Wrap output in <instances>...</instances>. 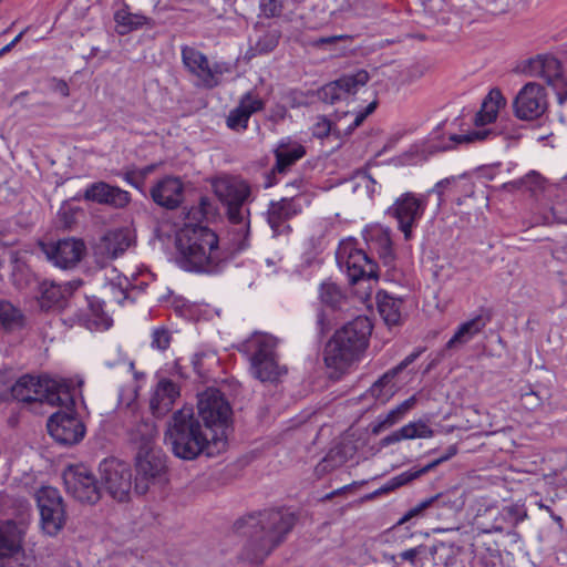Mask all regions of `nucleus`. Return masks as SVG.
Returning a JSON list of instances; mask_svg holds the SVG:
<instances>
[{
  "mask_svg": "<svg viewBox=\"0 0 567 567\" xmlns=\"http://www.w3.org/2000/svg\"><path fill=\"white\" fill-rule=\"evenodd\" d=\"M198 417L190 416L189 410L179 409V458L193 460L199 454L208 457L224 452L227 446L226 430L230 417L229 403L223 393L214 388L198 395Z\"/></svg>",
  "mask_w": 567,
  "mask_h": 567,
  "instance_id": "f257e3e1",
  "label": "nucleus"
},
{
  "mask_svg": "<svg viewBox=\"0 0 567 567\" xmlns=\"http://www.w3.org/2000/svg\"><path fill=\"white\" fill-rule=\"evenodd\" d=\"M212 212V203L200 197L198 205L183 207V225L179 226V268L197 274H217L227 259L219 246V237L205 220Z\"/></svg>",
  "mask_w": 567,
  "mask_h": 567,
  "instance_id": "f03ea898",
  "label": "nucleus"
},
{
  "mask_svg": "<svg viewBox=\"0 0 567 567\" xmlns=\"http://www.w3.org/2000/svg\"><path fill=\"white\" fill-rule=\"evenodd\" d=\"M296 516L284 511H265L237 522L238 529H254L241 551V558L251 564H261L292 530Z\"/></svg>",
  "mask_w": 567,
  "mask_h": 567,
  "instance_id": "7ed1b4c3",
  "label": "nucleus"
},
{
  "mask_svg": "<svg viewBox=\"0 0 567 567\" xmlns=\"http://www.w3.org/2000/svg\"><path fill=\"white\" fill-rule=\"evenodd\" d=\"M214 194L226 209V217L231 225L230 244L234 252L248 248L250 220L249 208L245 205L251 195L250 185L238 176L221 175L212 181Z\"/></svg>",
  "mask_w": 567,
  "mask_h": 567,
  "instance_id": "20e7f679",
  "label": "nucleus"
},
{
  "mask_svg": "<svg viewBox=\"0 0 567 567\" xmlns=\"http://www.w3.org/2000/svg\"><path fill=\"white\" fill-rule=\"evenodd\" d=\"M135 445V493L145 494L150 485L161 481L166 473L165 455L154 447L155 426L150 421L138 422L128 433Z\"/></svg>",
  "mask_w": 567,
  "mask_h": 567,
  "instance_id": "39448f33",
  "label": "nucleus"
},
{
  "mask_svg": "<svg viewBox=\"0 0 567 567\" xmlns=\"http://www.w3.org/2000/svg\"><path fill=\"white\" fill-rule=\"evenodd\" d=\"M372 329L370 319L364 316H359L338 329L326 346V365L342 371L359 360L369 346Z\"/></svg>",
  "mask_w": 567,
  "mask_h": 567,
  "instance_id": "423d86ee",
  "label": "nucleus"
},
{
  "mask_svg": "<svg viewBox=\"0 0 567 567\" xmlns=\"http://www.w3.org/2000/svg\"><path fill=\"white\" fill-rule=\"evenodd\" d=\"M12 396L24 403H47L69 408L74 404L70 388L61 381L48 377L22 375L11 386Z\"/></svg>",
  "mask_w": 567,
  "mask_h": 567,
  "instance_id": "0eeeda50",
  "label": "nucleus"
},
{
  "mask_svg": "<svg viewBox=\"0 0 567 567\" xmlns=\"http://www.w3.org/2000/svg\"><path fill=\"white\" fill-rule=\"evenodd\" d=\"M276 347L277 339L266 333L255 334L241 346L249 357L251 374L261 382H275L287 372L277 361Z\"/></svg>",
  "mask_w": 567,
  "mask_h": 567,
  "instance_id": "6e6552de",
  "label": "nucleus"
},
{
  "mask_svg": "<svg viewBox=\"0 0 567 567\" xmlns=\"http://www.w3.org/2000/svg\"><path fill=\"white\" fill-rule=\"evenodd\" d=\"M24 520H0V567H29L23 549Z\"/></svg>",
  "mask_w": 567,
  "mask_h": 567,
  "instance_id": "1a4fd4ad",
  "label": "nucleus"
},
{
  "mask_svg": "<svg viewBox=\"0 0 567 567\" xmlns=\"http://www.w3.org/2000/svg\"><path fill=\"white\" fill-rule=\"evenodd\" d=\"M427 202V195L406 192L388 208L386 214L396 220L398 228L403 233L405 240L412 238L413 229L423 217Z\"/></svg>",
  "mask_w": 567,
  "mask_h": 567,
  "instance_id": "9d476101",
  "label": "nucleus"
},
{
  "mask_svg": "<svg viewBox=\"0 0 567 567\" xmlns=\"http://www.w3.org/2000/svg\"><path fill=\"white\" fill-rule=\"evenodd\" d=\"M338 265L347 271L349 281L357 284L361 280H377L378 265L352 243H343L336 252Z\"/></svg>",
  "mask_w": 567,
  "mask_h": 567,
  "instance_id": "9b49d317",
  "label": "nucleus"
},
{
  "mask_svg": "<svg viewBox=\"0 0 567 567\" xmlns=\"http://www.w3.org/2000/svg\"><path fill=\"white\" fill-rule=\"evenodd\" d=\"M41 516V527L50 536L56 535L65 525L66 512L60 492L52 486H43L35 494Z\"/></svg>",
  "mask_w": 567,
  "mask_h": 567,
  "instance_id": "f8f14e48",
  "label": "nucleus"
},
{
  "mask_svg": "<svg viewBox=\"0 0 567 567\" xmlns=\"http://www.w3.org/2000/svg\"><path fill=\"white\" fill-rule=\"evenodd\" d=\"M63 482L66 493L81 503L95 504L101 498V487L94 474L82 464L69 466L63 473Z\"/></svg>",
  "mask_w": 567,
  "mask_h": 567,
  "instance_id": "ddd939ff",
  "label": "nucleus"
},
{
  "mask_svg": "<svg viewBox=\"0 0 567 567\" xmlns=\"http://www.w3.org/2000/svg\"><path fill=\"white\" fill-rule=\"evenodd\" d=\"M101 482L112 498L126 502L132 489V471L127 463L116 458H105L100 463Z\"/></svg>",
  "mask_w": 567,
  "mask_h": 567,
  "instance_id": "4468645a",
  "label": "nucleus"
},
{
  "mask_svg": "<svg viewBox=\"0 0 567 567\" xmlns=\"http://www.w3.org/2000/svg\"><path fill=\"white\" fill-rule=\"evenodd\" d=\"M71 405L52 414L47 423L49 434L62 445L79 443L85 435L83 422L72 412Z\"/></svg>",
  "mask_w": 567,
  "mask_h": 567,
  "instance_id": "2eb2a0df",
  "label": "nucleus"
},
{
  "mask_svg": "<svg viewBox=\"0 0 567 567\" xmlns=\"http://www.w3.org/2000/svg\"><path fill=\"white\" fill-rule=\"evenodd\" d=\"M42 251L56 267L70 269L75 267L86 252L83 240L64 238L56 243L42 244Z\"/></svg>",
  "mask_w": 567,
  "mask_h": 567,
  "instance_id": "dca6fc26",
  "label": "nucleus"
},
{
  "mask_svg": "<svg viewBox=\"0 0 567 567\" xmlns=\"http://www.w3.org/2000/svg\"><path fill=\"white\" fill-rule=\"evenodd\" d=\"M516 117L532 121L543 115L546 110L545 90L540 84L529 82L518 92L513 103Z\"/></svg>",
  "mask_w": 567,
  "mask_h": 567,
  "instance_id": "f3484780",
  "label": "nucleus"
},
{
  "mask_svg": "<svg viewBox=\"0 0 567 567\" xmlns=\"http://www.w3.org/2000/svg\"><path fill=\"white\" fill-rule=\"evenodd\" d=\"M369 80V73L361 69L355 73L344 74L336 81L327 83L318 91V96L322 102L333 104L355 94Z\"/></svg>",
  "mask_w": 567,
  "mask_h": 567,
  "instance_id": "a211bd4d",
  "label": "nucleus"
},
{
  "mask_svg": "<svg viewBox=\"0 0 567 567\" xmlns=\"http://www.w3.org/2000/svg\"><path fill=\"white\" fill-rule=\"evenodd\" d=\"M84 199L121 209L130 204L131 195L118 186L105 182H95L86 187Z\"/></svg>",
  "mask_w": 567,
  "mask_h": 567,
  "instance_id": "6ab92c4d",
  "label": "nucleus"
},
{
  "mask_svg": "<svg viewBox=\"0 0 567 567\" xmlns=\"http://www.w3.org/2000/svg\"><path fill=\"white\" fill-rule=\"evenodd\" d=\"M182 59L184 68L194 76L196 85H203L206 87H214L217 85L214 72L204 53L194 48L184 47L182 49Z\"/></svg>",
  "mask_w": 567,
  "mask_h": 567,
  "instance_id": "aec40b11",
  "label": "nucleus"
},
{
  "mask_svg": "<svg viewBox=\"0 0 567 567\" xmlns=\"http://www.w3.org/2000/svg\"><path fill=\"white\" fill-rule=\"evenodd\" d=\"M265 103L257 95H254L251 92L245 93L239 104L229 111V114L226 117V125L229 130L235 132H244L248 127V121L250 116L264 110Z\"/></svg>",
  "mask_w": 567,
  "mask_h": 567,
  "instance_id": "412c9836",
  "label": "nucleus"
},
{
  "mask_svg": "<svg viewBox=\"0 0 567 567\" xmlns=\"http://www.w3.org/2000/svg\"><path fill=\"white\" fill-rule=\"evenodd\" d=\"M301 212V199L292 195L289 198H281L279 202H271L267 210V220L274 233L278 234L286 220Z\"/></svg>",
  "mask_w": 567,
  "mask_h": 567,
  "instance_id": "4be33fe9",
  "label": "nucleus"
},
{
  "mask_svg": "<svg viewBox=\"0 0 567 567\" xmlns=\"http://www.w3.org/2000/svg\"><path fill=\"white\" fill-rule=\"evenodd\" d=\"M424 349L419 348L410 353L403 361L396 367L385 372L379 380H377L370 388L371 395L385 402L394 393L395 384L392 382L394 377L403 371L406 367L413 363L422 353Z\"/></svg>",
  "mask_w": 567,
  "mask_h": 567,
  "instance_id": "5701e85b",
  "label": "nucleus"
},
{
  "mask_svg": "<svg viewBox=\"0 0 567 567\" xmlns=\"http://www.w3.org/2000/svg\"><path fill=\"white\" fill-rule=\"evenodd\" d=\"M492 313L489 310H481V312L463 322L454 336L447 341L446 349H457L468 343L476 334H478L491 321Z\"/></svg>",
  "mask_w": 567,
  "mask_h": 567,
  "instance_id": "b1692460",
  "label": "nucleus"
},
{
  "mask_svg": "<svg viewBox=\"0 0 567 567\" xmlns=\"http://www.w3.org/2000/svg\"><path fill=\"white\" fill-rule=\"evenodd\" d=\"M177 398L176 385L168 379H161L152 395L150 406L156 417L165 416L169 413Z\"/></svg>",
  "mask_w": 567,
  "mask_h": 567,
  "instance_id": "393cba45",
  "label": "nucleus"
},
{
  "mask_svg": "<svg viewBox=\"0 0 567 567\" xmlns=\"http://www.w3.org/2000/svg\"><path fill=\"white\" fill-rule=\"evenodd\" d=\"M131 244L132 238L127 229H111L101 237L96 249L99 254L114 259L121 256Z\"/></svg>",
  "mask_w": 567,
  "mask_h": 567,
  "instance_id": "a878e982",
  "label": "nucleus"
},
{
  "mask_svg": "<svg viewBox=\"0 0 567 567\" xmlns=\"http://www.w3.org/2000/svg\"><path fill=\"white\" fill-rule=\"evenodd\" d=\"M434 431L423 420L410 422L399 430L393 431L380 441V445L385 447L395 444L402 440L430 439Z\"/></svg>",
  "mask_w": 567,
  "mask_h": 567,
  "instance_id": "bb28decb",
  "label": "nucleus"
},
{
  "mask_svg": "<svg viewBox=\"0 0 567 567\" xmlns=\"http://www.w3.org/2000/svg\"><path fill=\"white\" fill-rule=\"evenodd\" d=\"M305 155L306 148L301 144L291 141H281L275 150L276 164L271 172L274 174H284Z\"/></svg>",
  "mask_w": 567,
  "mask_h": 567,
  "instance_id": "cd10ccee",
  "label": "nucleus"
},
{
  "mask_svg": "<svg viewBox=\"0 0 567 567\" xmlns=\"http://www.w3.org/2000/svg\"><path fill=\"white\" fill-rule=\"evenodd\" d=\"M153 202L168 210L177 208V177L166 176L159 179L151 189Z\"/></svg>",
  "mask_w": 567,
  "mask_h": 567,
  "instance_id": "c85d7f7f",
  "label": "nucleus"
},
{
  "mask_svg": "<svg viewBox=\"0 0 567 567\" xmlns=\"http://www.w3.org/2000/svg\"><path fill=\"white\" fill-rule=\"evenodd\" d=\"M506 103L502 92L497 89H493L486 95L482 102L481 110L474 117L475 126H484L494 122L497 117L498 111Z\"/></svg>",
  "mask_w": 567,
  "mask_h": 567,
  "instance_id": "c756f323",
  "label": "nucleus"
},
{
  "mask_svg": "<svg viewBox=\"0 0 567 567\" xmlns=\"http://www.w3.org/2000/svg\"><path fill=\"white\" fill-rule=\"evenodd\" d=\"M364 238L370 249L377 250L379 257L384 260V264H389L393 259L390 229L374 227L367 231Z\"/></svg>",
  "mask_w": 567,
  "mask_h": 567,
  "instance_id": "7c9ffc66",
  "label": "nucleus"
},
{
  "mask_svg": "<svg viewBox=\"0 0 567 567\" xmlns=\"http://www.w3.org/2000/svg\"><path fill=\"white\" fill-rule=\"evenodd\" d=\"M457 451L458 450H457V446L455 444L450 445L447 447L446 452L442 456L433 460L432 462H430L425 466H423V467H421L419 470H410V471H406V472H403V473L399 474L395 477H392L393 485L398 488V487H401V486L412 482L413 480L419 478L423 474L429 473L430 471H432L435 467H437L440 464H442V463L449 461L450 458H452L453 456H455L457 454Z\"/></svg>",
  "mask_w": 567,
  "mask_h": 567,
  "instance_id": "2f4dec72",
  "label": "nucleus"
},
{
  "mask_svg": "<svg viewBox=\"0 0 567 567\" xmlns=\"http://www.w3.org/2000/svg\"><path fill=\"white\" fill-rule=\"evenodd\" d=\"M457 451L458 450H457V446L455 444L450 445L447 447L446 452L442 456L433 460L432 462H430L425 466H423V467H421L419 470H410V471H406V472H403V473L399 474L395 477H392L393 485L398 488V487H401V486L412 482L413 480L419 478L423 474L429 473L430 471H432L435 467H437L440 464H442V463L449 461L450 458H452L453 456H455L457 454Z\"/></svg>",
  "mask_w": 567,
  "mask_h": 567,
  "instance_id": "473e14b6",
  "label": "nucleus"
},
{
  "mask_svg": "<svg viewBox=\"0 0 567 567\" xmlns=\"http://www.w3.org/2000/svg\"><path fill=\"white\" fill-rule=\"evenodd\" d=\"M377 301L380 316L388 326H396L401 322L402 299L395 298L386 292H379Z\"/></svg>",
  "mask_w": 567,
  "mask_h": 567,
  "instance_id": "72a5a7b5",
  "label": "nucleus"
},
{
  "mask_svg": "<svg viewBox=\"0 0 567 567\" xmlns=\"http://www.w3.org/2000/svg\"><path fill=\"white\" fill-rule=\"evenodd\" d=\"M66 295L60 285L53 282H42L40 286V306L43 310L52 308H62L65 302Z\"/></svg>",
  "mask_w": 567,
  "mask_h": 567,
  "instance_id": "f704fd0d",
  "label": "nucleus"
},
{
  "mask_svg": "<svg viewBox=\"0 0 567 567\" xmlns=\"http://www.w3.org/2000/svg\"><path fill=\"white\" fill-rule=\"evenodd\" d=\"M319 299L321 303L331 310L341 309L346 302V296L334 282L324 281L319 288Z\"/></svg>",
  "mask_w": 567,
  "mask_h": 567,
  "instance_id": "c9c22d12",
  "label": "nucleus"
},
{
  "mask_svg": "<svg viewBox=\"0 0 567 567\" xmlns=\"http://www.w3.org/2000/svg\"><path fill=\"white\" fill-rule=\"evenodd\" d=\"M434 508H449L453 512H460L463 509L465 504V498L463 494L457 488H453L446 491L444 493H439L434 496H431Z\"/></svg>",
  "mask_w": 567,
  "mask_h": 567,
  "instance_id": "e433bc0d",
  "label": "nucleus"
},
{
  "mask_svg": "<svg viewBox=\"0 0 567 567\" xmlns=\"http://www.w3.org/2000/svg\"><path fill=\"white\" fill-rule=\"evenodd\" d=\"M23 324V315L9 301H0V326L7 330L21 328Z\"/></svg>",
  "mask_w": 567,
  "mask_h": 567,
  "instance_id": "4c0bfd02",
  "label": "nucleus"
},
{
  "mask_svg": "<svg viewBox=\"0 0 567 567\" xmlns=\"http://www.w3.org/2000/svg\"><path fill=\"white\" fill-rule=\"evenodd\" d=\"M115 21L117 23L118 33L125 34L142 28L148 22V19L141 14L118 11L115 13Z\"/></svg>",
  "mask_w": 567,
  "mask_h": 567,
  "instance_id": "58836bf2",
  "label": "nucleus"
},
{
  "mask_svg": "<svg viewBox=\"0 0 567 567\" xmlns=\"http://www.w3.org/2000/svg\"><path fill=\"white\" fill-rule=\"evenodd\" d=\"M340 121L341 117H338L336 122H332L324 115L317 116L316 122L312 125V135L317 138H324L332 133L337 137H340L342 135Z\"/></svg>",
  "mask_w": 567,
  "mask_h": 567,
  "instance_id": "ea45409f",
  "label": "nucleus"
},
{
  "mask_svg": "<svg viewBox=\"0 0 567 567\" xmlns=\"http://www.w3.org/2000/svg\"><path fill=\"white\" fill-rule=\"evenodd\" d=\"M156 237L166 248H177V224L162 218L156 227Z\"/></svg>",
  "mask_w": 567,
  "mask_h": 567,
  "instance_id": "a19ab883",
  "label": "nucleus"
},
{
  "mask_svg": "<svg viewBox=\"0 0 567 567\" xmlns=\"http://www.w3.org/2000/svg\"><path fill=\"white\" fill-rule=\"evenodd\" d=\"M173 342V330L168 327L161 324L154 327L151 331L150 346L153 350L161 352L166 351Z\"/></svg>",
  "mask_w": 567,
  "mask_h": 567,
  "instance_id": "79ce46f5",
  "label": "nucleus"
},
{
  "mask_svg": "<svg viewBox=\"0 0 567 567\" xmlns=\"http://www.w3.org/2000/svg\"><path fill=\"white\" fill-rule=\"evenodd\" d=\"M543 78L548 84H551L555 87L565 86L564 79L561 78L560 63L556 58L544 55Z\"/></svg>",
  "mask_w": 567,
  "mask_h": 567,
  "instance_id": "37998d69",
  "label": "nucleus"
},
{
  "mask_svg": "<svg viewBox=\"0 0 567 567\" xmlns=\"http://www.w3.org/2000/svg\"><path fill=\"white\" fill-rule=\"evenodd\" d=\"M491 135L495 136V132L492 130H475L473 132H470L467 134H451L449 137V141L451 142L447 145H444L443 150H450L453 148L455 145L461 143H472L474 141H483L487 140Z\"/></svg>",
  "mask_w": 567,
  "mask_h": 567,
  "instance_id": "c03bdc74",
  "label": "nucleus"
},
{
  "mask_svg": "<svg viewBox=\"0 0 567 567\" xmlns=\"http://www.w3.org/2000/svg\"><path fill=\"white\" fill-rule=\"evenodd\" d=\"M217 357L214 352H199L194 354L192 364L195 372L200 378H206L210 367L217 363Z\"/></svg>",
  "mask_w": 567,
  "mask_h": 567,
  "instance_id": "a18cd8bd",
  "label": "nucleus"
},
{
  "mask_svg": "<svg viewBox=\"0 0 567 567\" xmlns=\"http://www.w3.org/2000/svg\"><path fill=\"white\" fill-rule=\"evenodd\" d=\"M503 519L512 526H517L524 522L528 515L527 509L523 504H511L502 509Z\"/></svg>",
  "mask_w": 567,
  "mask_h": 567,
  "instance_id": "49530a36",
  "label": "nucleus"
},
{
  "mask_svg": "<svg viewBox=\"0 0 567 567\" xmlns=\"http://www.w3.org/2000/svg\"><path fill=\"white\" fill-rule=\"evenodd\" d=\"M401 416L392 409L384 415H379L374 422L370 424V430L373 435H379L381 432L392 427L401 421Z\"/></svg>",
  "mask_w": 567,
  "mask_h": 567,
  "instance_id": "de8ad7c7",
  "label": "nucleus"
},
{
  "mask_svg": "<svg viewBox=\"0 0 567 567\" xmlns=\"http://www.w3.org/2000/svg\"><path fill=\"white\" fill-rule=\"evenodd\" d=\"M280 33L278 31H270L261 35L256 42L255 50L258 53L271 52L279 43Z\"/></svg>",
  "mask_w": 567,
  "mask_h": 567,
  "instance_id": "09e8293b",
  "label": "nucleus"
},
{
  "mask_svg": "<svg viewBox=\"0 0 567 567\" xmlns=\"http://www.w3.org/2000/svg\"><path fill=\"white\" fill-rule=\"evenodd\" d=\"M165 442L172 453L177 456V411L173 412L165 432Z\"/></svg>",
  "mask_w": 567,
  "mask_h": 567,
  "instance_id": "8fccbe9b",
  "label": "nucleus"
},
{
  "mask_svg": "<svg viewBox=\"0 0 567 567\" xmlns=\"http://www.w3.org/2000/svg\"><path fill=\"white\" fill-rule=\"evenodd\" d=\"M430 508H434L431 497L421 501L417 505L410 508L399 520V524H403L414 517L422 516L425 513V511Z\"/></svg>",
  "mask_w": 567,
  "mask_h": 567,
  "instance_id": "3c124183",
  "label": "nucleus"
},
{
  "mask_svg": "<svg viewBox=\"0 0 567 567\" xmlns=\"http://www.w3.org/2000/svg\"><path fill=\"white\" fill-rule=\"evenodd\" d=\"M456 182H457V177H455V176L444 178V179L437 182L434 185V187L431 188L425 195L429 196L430 194H436L437 195V204L440 206L443 203V195L445 194V192L452 189V187L455 186Z\"/></svg>",
  "mask_w": 567,
  "mask_h": 567,
  "instance_id": "603ef678",
  "label": "nucleus"
},
{
  "mask_svg": "<svg viewBox=\"0 0 567 567\" xmlns=\"http://www.w3.org/2000/svg\"><path fill=\"white\" fill-rule=\"evenodd\" d=\"M179 316L187 318L189 320L198 319L200 315V308L196 303H190L189 301L179 297Z\"/></svg>",
  "mask_w": 567,
  "mask_h": 567,
  "instance_id": "864d4df0",
  "label": "nucleus"
},
{
  "mask_svg": "<svg viewBox=\"0 0 567 567\" xmlns=\"http://www.w3.org/2000/svg\"><path fill=\"white\" fill-rule=\"evenodd\" d=\"M260 10L266 18L279 17L282 3L279 0H260Z\"/></svg>",
  "mask_w": 567,
  "mask_h": 567,
  "instance_id": "5fc2aeb1",
  "label": "nucleus"
},
{
  "mask_svg": "<svg viewBox=\"0 0 567 567\" xmlns=\"http://www.w3.org/2000/svg\"><path fill=\"white\" fill-rule=\"evenodd\" d=\"M520 401L522 405L529 411H535L543 404L542 396L533 390L523 393L520 395Z\"/></svg>",
  "mask_w": 567,
  "mask_h": 567,
  "instance_id": "6e6d98bb",
  "label": "nucleus"
},
{
  "mask_svg": "<svg viewBox=\"0 0 567 567\" xmlns=\"http://www.w3.org/2000/svg\"><path fill=\"white\" fill-rule=\"evenodd\" d=\"M524 72L530 76H540L544 74V56L538 55L534 59H530L526 66L524 68Z\"/></svg>",
  "mask_w": 567,
  "mask_h": 567,
  "instance_id": "4d7b16f0",
  "label": "nucleus"
},
{
  "mask_svg": "<svg viewBox=\"0 0 567 567\" xmlns=\"http://www.w3.org/2000/svg\"><path fill=\"white\" fill-rule=\"evenodd\" d=\"M136 396H137L136 388L122 389L120 392V396H118L120 404L125 405L127 409H131L132 411H134Z\"/></svg>",
  "mask_w": 567,
  "mask_h": 567,
  "instance_id": "13d9d810",
  "label": "nucleus"
},
{
  "mask_svg": "<svg viewBox=\"0 0 567 567\" xmlns=\"http://www.w3.org/2000/svg\"><path fill=\"white\" fill-rule=\"evenodd\" d=\"M350 35L340 34V35H331V37H320L309 42L310 45L315 48H321L324 45H332L341 40H349Z\"/></svg>",
  "mask_w": 567,
  "mask_h": 567,
  "instance_id": "bf43d9fd",
  "label": "nucleus"
},
{
  "mask_svg": "<svg viewBox=\"0 0 567 567\" xmlns=\"http://www.w3.org/2000/svg\"><path fill=\"white\" fill-rule=\"evenodd\" d=\"M425 551V548L423 546L414 547L406 549L399 554V558L401 560L410 561L412 565H416L417 559Z\"/></svg>",
  "mask_w": 567,
  "mask_h": 567,
  "instance_id": "052dcab7",
  "label": "nucleus"
},
{
  "mask_svg": "<svg viewBox=\"0 0 567 567\" xmlns=\"http://www.w3.org/2000/svg\"><path fill=\"white\" fill-rule=\"evenodd\" d=\"M416 404V396L412 395L409 399L404 400L402 403H400L398 406H395L393 410L403 419L405 414L414 408Z\"/></svg>",
  "mask_w": 567,
  "mask_h": 567,
  "instance_id": "680f3d73",
  "label": "nucleus"
},
{
  "mask_svg": "<svg viewBox=\"0 0 567 567\" xmlns=\"http://www.w3.org/2000/svg\"><path fill=\"white\" fill-rule=\"evenodd\" d=\"M416 404V396L412 395L409 399L404 400L402 403H400L398 406H395L393 410L403 419L405 414L414 408Z\"/></svg>",
  "mask_w": 567,
  "mask_h": 567,
  "instance_id": "e2e57ef3",
  "label": "nucleus"
},
{
  "mask_svg": "<svg viewBox=\"0 0 567 567\" xmlns=\"http://www.w3.org/2000/svg\"><path fill=\"white\" fill-rule=\"evenodd\" d=\"M51 90L60 93L62 96L68 97L70 95V89L64 80L53 78L51 80Z\"/></svg>",
  "mask_w": 567,
  "mask_h": 567,
  "instance_id": "0e129e2a",
  "label": "nucleus"
},
{
  "mask_svg": "<svg viewBox=\"0 0 567 567\" xmlns=\"http://www.w3.org/2000/svg\"><path fill=\"white\" fill-rule=\"evenodd\" d=\"M368 117V115L362 111L355 114L354 120L347 127H342V135L351 134L357 127H359L363 121Z\"/></svg>",
  "mask_w": 567,
  "mask_h": 567,
  "instance_id": "69168bd1",
  "label": "nucleus"
},
{
  "mask_svg": "<svg viewBox=\"0 0 567 567\" xmlns=\"http://www.w3.org/2000/svg\"><path fill=\"white\" fill-rule=\"evenodd\" d=\"M29 96L28 91L20 92L19 94H16L11 101L10 106L19 105L23 110H30L31 105L27 103V97Z\"/></svg>",
  "mask_w": 567,
  "mask_h": 567,
  "instance_id": "338daca9",
  "label": "nucleus"
},
{
  "mask_svg": "<svg viewBox=\"0 0 567 567\" xmlns=\"http://www.w3.org/2000/svg\"><path fill=\"white\" fill-rule=\"evenodd\" d=\"M334 464H332V461L329 456L324 457L317 466H316V473L317 475L321 476L326 473L332 471L334 468Z\"/></svg>",
  "mask_w": 567,
  "mask_h": 567,
  "instance_id": "774afa93",
  "label": "nucleus"
}]
</instances>
